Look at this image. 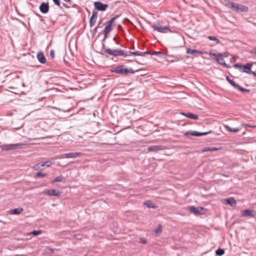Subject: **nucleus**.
<instances>
[{
    "mask_svg": "<svg viewBox=\"0 0 256 256\" xmlns=\"http://www.w3.org/2000/svg\"><path fill=\"white\" fill-rule=\"evenodd\" d=\"M37 58L41 64H44L46 62V57L42 52H38L37 54Z\"/></svg>",
    "mask_w": 256,
    "mask_h": 256,
    "instance_id": "obj_18",
    "label": "nucleus"
},
{
    "mask_svg": "<svg viewBox=\"0 0 256 256\" xmlns=\"http://www.w3.org/2000/svg\"><path fill=\"white\" fill-rule=\"evenodd\" d=\"M243 125H244L245 126H248V127H251V128L256 127L255 126H252L251 124H243Z\"/></svg>",
    "mask_w": 256,
    "mask_h": 256,
    "instance_id": "obj_48",
    "label": "nucleus"
},
{
    "mask_svg": "<svg viewBox=\"0 0 256 256\" xmlns=\"http://www.w3.org/2000/svg\"><path fill=\"white\" fill-rule=\"evenodd\" d=\"M188 210L196 216H198L204 214V208L202 207H194L190 206L188 208Z\"/></svg>",
    "mask_w": 256,
    "mask_h": 256,
    "instance_id": "obj_6",
    "label": "nucleus"
},
{
    "mask_svg": "<svg viewBox=\"0 0 256 256\" xmlns=\"http://www.w3.org/2000/svg\"><path fill=\"white\" fill-rule=\"evenodd\" d=\"M226 2V6L231 9L232 8V4H234V2H231L228 0H225Z\"/></svg>",
    "mask_w": 256,
    "mask_h": 256,
    "instance_id": "obj_32",
    "label": "nucleus"
},
{
    "mask_svg": "<svg viewBox=\"0 0 256 256\" xmlns=\"http://www.w3.org/2000/svg\"><path fill=\"white\" fill-rule=\"evenodd\" d=\"M118 17L119 15L115 16L114 17L112 18L110 20L107 22L106 24V27L104 30L110 32L112 30L113 26H115V24H114V21Z\"/></svg>",
    "mask_w": 256,
    "mask_h": 256,
    "instance_id": "obj_5",
    "label": "nucleus"
},
{
    "mask_svg": "<svg viewBox=\"0 0 256 256\" xmlns=\"http://www.w3.org/2000/svg\"><path fill=\"white\" fill-rule=\"evenodd\" d=\"M102 48L104 50V54H106L105 57L108 58V55L113 56H126L128 55V52L120 49H111L108 48H106L104 43L102 44Z\"/></svg>",
    "mask_w": 256,
    "mask_h": 256,
    "instance_id": "obj_1",
    "label": "nucleus"
},
{
    "mask_svg": "<svg viewBox=\"0 0 256 256\" xmlns=\"http://www.w3.org/2000/svg\"><path fill=\"white\" fill-rule=\"evenodd\" d=\"M220 54L222 56V57L224 58L228 57V54H229V53L227 52H225L220 53V54Z\"/></svg>",
    "mask_w": 256,
    "mask_h": 256,
    "instance_id": "obj_40",
    "label": "nucleus"
},
{
    "mask_svg": "<svg viewBox=\"0 0 256 256\" xmlns=\"http://www.w3.org/2000/svg\"><path fill=\"white\" fill-rule=\"evenodd\" d=\"M20 146V144H4L2 146V150H10L18 148Z\"/></svg>",
    "mask_w": 256,
    "mask_h": 256,
    "instance_id": "obj_13",
    "label": "nucleus"
},
{
    "mask_svg": "<svg viewBox=\"0 0 256 256\" xmlns=\"http://www.w3.org/2000/svg\"><path fill=\"white\" fill-rule=\"evenodd\" d=\"M152 28L154 30L160 33H168L171 32V30L168 26H162L160 24L154 23L152 25Z\"/></svg>",
    "mask_w": 256,
    "mask_h": 256,
    "instance_id": "obj_3",
    "label": "nucleus"
},
{
    "mask_svg": "<svg viewBox=\"0 0 256 256\" xmlns=\"http://www.w3.org/2000/svg\"><path fill=\"white\" fill-rule=\"evenodd\" d=\"M23 210V208H16L10 210L9 214H10L18 215L20 214Z\"/></svg>",
    "mask_w": 256,
    "mask_h": 256,
    "instance_id": "obj_20",
    "label": "nucleus"
},
{
    "mask_svg": "<svg viewBox=\"0 0 256 256\" xmlns=\"http://www.w3.org/2000/svg\"><path fill=\"white\" fill-rule=\"evenodd\" d=\"M40 10L42 14L47 13L49 10V5L48 3L42 2L40 6Z\"/></svg>",
    "mask_w": 256,
    "mask_h": 256,
    "instance_id": "obj_16",
    "label": "nucleus"
},
{
    "mask_svg": "<svg viewBox=\"0 0 256 256\" xmlns=\"http://www.w3.org/2000/svg\"><path fill=\"white\" fill-rule=\"evenodd\" d=\"M52 162H50V161H46V162H42L41 163V166H46L48 167L50 166V165H52Z\"/></svg>",
    "mask_w": 256,
    "mask_h": 256,
    "instance_id": "obj_34",
    "label": "nucleus"
},
{
    "mask_svg": "<svg viewBox=\"0 0 256 256\" xmlns=\"http://www.w3.org/2000/svg\"><path fill=\"white\" fill-rule=\"evenodd\" d=\"M143 204L144 205L146 206L148 208H157V206H156L154 204L150 202L149 201L144 202Z\"/></svg>",
    "mask_w": 256,
    "mask_h": 256,
    "instance_id": "obj_24",
    "label": "nucleus"
},
{
    "mask_svg": "<svg viewBox=\"0 0 256 256\" xmlns=\"http://www.w3.org/2000/svg\"><path fill=\"white\" fill-rule=\"evenodd\" d=\"M164 150V146H152L148 148V151L150 152H158Z\"/></svg>",
    "mask_w": 256,
    "mask_h": 256,
    "instance_id": "obj_15",
    "label": "nucleus"
},
{
    "mask_svg": "<svg viewBox=\"0 0 256 256\" xmlns=\"http://www.w3.org/2000/svg\"><path fill=\"white\" fill-rule=\"evenodd\" d=\"M253 64L254 63H247L246 64L243 66L242 68L244 70L242 72L248 74H252L254 76H256V72L251 70V68Z\"/></svg>",
    "mask_w": 256,
    "mask_h": 256,
    "instance_id": "obj_11",
    "label": "nucleus"
},
{
    "mask_svg": "<svg viewBox=\"0 0 256 256\" xmlns=\"http://www.w3.org/2000/svg\"><path fill=\"white\" fill-rule=\"evenodd\" d=\"M97 29H98V27H96L94 30H93V33L94 34H95L97 32Z\"/></svg>",
    "mask_w": 256,
    "mask_h": 256,
    "instance_id": "obj_50",
    "label": "nucleus"
},
{
    "mask_svg": "<svg viewBox=\"0 0 256 256\" xmlns=\"http://www.w3.org/2000/svg\"><path fill=\"white\" fill-rule=\"evenodd\" d=\"M46 174L38 172L36 174V178L44 177L46 176Z\"/></svg>",
    "mask_w": 256,
    "mask_h": 256,
    "instance_id": "obj_35",
    "label": "nucleus"
},
{
    "mask_svg": "<svg viewBox=\"0 0 256 256\" xmlns=\"http://www.w3.org/2000/svg\"><path fill=\"white\" fill-rule=\"evenodd\" d=\"M210 54L215 57L216 60L220 64L227 68H230V66H228L224 62V58L222 57V56L220 54H217L216 53L212 54V52L210 53Z\"/></svg>",
    "mask_w": 256,
    "mask_h": 256,
    "instance_id": "obj_8",
    "label": "nucleus"
},
{
    "mask_svg": "<svg viewBox=\"0 0 256 256\" xmlns=\"http://www.w3.org/2000/svg\"><path fill=\"white\" fill-rule=\"evenodd\" d=\"M52 1L54 2V3L55 4H56V6H60V0H52Z\"/></svg>",
    "mask_w": 256,
    "mask_h": 256,
    "instance_id": "obj_46",
    "label": "nucleus"
},
{
    "mask_svg": "<svg viewBox=\"0 0 256 256\" xmlns=\"http://www.w3.org/2000/svg\"><path fill=\"white\" fill-rule=\"evenodd\" d=\"M226 204L232 206H234L236 204V201L234 198H230L225 200Z\"/></svg>",
    "mask_w": 256,
    "mask_h": 256,
    "instance_id": "obj_21",
    "label": "nucleus"
},
{
    "mask_svg": "<svg viewBox=\"0 0 256 256\" xmlns=\"http://www.w3.org/2000/svg\"><path fill=\"white\" fill-rule=\"evenodd\" d=\"M63 6H64V7H66V8H68V6H67L66 4H63Z\"/></svg>",
    "mask_w": 256,
    "mask_h": 256,
    "instance_id": "obj_52",
    "label": "nucleus"
},
{
    "mask_svg": "<svg viewBox=\"0 0 256 256\" xmlns=\"http://www.w3.org/2000/svg\"><path fill=\"white\" fill-rule=\"evenodd\" d=\"M50 56L52 58H54L55 57L54 55V50H52L50 51Z\"/></svg>",
    "mask_w": 256,
    "mask_h": 256,
    "instance_id": "obj_44",
    "label": "nucleus"
},
{
    "mask_svg": "<svg viewBox=\"0 0 256 256\" xmlns=\"http://www.w3.org/2000/svg\"><path fill=\"white\" fill-rule=\"evenodd\" d=\"M100 22H99V24H98V26H96V27H98V28H99V27H100Z\"/></svg>",
    "mask_w": 256,
    "mask_h": 256,
    "instance_id": "obj_53",
    "label": "nucleus"
},
{
    "mask_svg": "<svg viewBox=\"0 0 256 256\" xmlns=\"http://www.w3.org/2000/svg\"><path fill=\"white\" fill-rule=\"evenodd\" d=\"M162 54V52H156L153 51L151 52L150 55H156V56H160Z\"/></svg>",
    "mask_w": 256,
    "mask_h": 256,
    "instance_id": "obj_39",
    "label": "nucleus"
},
{
    "mask_svg": "<svg viewBox=\"0 0 256 256\" xmlns=\"http://www.w3.org/2000/svg\"><path fill=\"white\" fill-rule=\"evenodd\" d=\"M226 128L228 131L230 132H237L239 131L238 128H233L228 126H226Z\"/></svg>",
    "mask_w": 256,
    "mask_h": 256,
    "instance_id": "obj_29",
    "label": "nucleus"
},
{
    "mask_svg": "<svg viewBox=\"0 0 256 256\" xmlns=\"http://www.w3.org/2000/svg\"><path fill=\"white\" fill-rule=\"evenodd\" d=\"M64 2H68L70 4L71 3V0H64Z\"/></svg>",
    "mask_w": 256,
    "mask_h": 256,
    "instance_id": "obj_51",
    "label": "nucleus"
},
{
    "mask_svg": "<svg viewBox=\"0 0 256 256\" xmlns=\"http://www.w3.org/2000/svg\"><path fill=\"white\" fill-rule=\"evenodd\" d=\"M146 238H140V242L141 243V244H145L146 243Z\"/></svg>",
    "mask_w": 256,
    "mask_h": 256,
    "instance_id": "obj_43",
    "label": "nucleus"
},
{
    "mask_svg": "<svg viewBox=\"0 0 256 256\" xmlns=\"http://www.w3.org/2000/svg\"><path fill=\"white\" fill-rule=\"evenodd\" d=\"M64 178L62 176H58L56 177L52 181V182H62Z\"/></svg>",
    "mask_w": 256,
    "mask_h": 256,
    "instance_id": "obj_33",
    "label": "nucleus"
},
{
    "mask_svg": "<svg viewBox=\"0 0 256 256\" xmlns=\"http://www.w3.org/2000/svg\"><path fill=\"white\" fill-rule=\"evenodd\" d=\"M208 38L211 40H214L216 42V44H219L220 42V40L214 36H208Z\"/></svg>",
    "mask_w": 256,
    "mask_h": 256,
    "instance_id": "obj_31",
    "label": "nucleus"
},
{
    "mask_svg": "<svg viewBox=\"0 0 256 256\" xmlns=\"http://www.w3.org/2000/svg\"><path fill=\"white\" fill-rule=\"evenodd\" d=\"M82 155V153L80 152H70V153H66L64 154H62L60 156H58V157L59 158H74L77 157H78Z\"/></svg>",
    "mask_w": 256,
    "mask_h": 256,
    "instance_id": "obj_7",
    "label": "nucleus"
},
{
    "mask_svg": "<svg viewBox=\"0 0 256 256\" xmlns=\"http://www.w3.org/2000/svg\"><path fill=\"white\" fill-rule=\"evenodd\" d=\"M211 132V131L206 132H198L196 131L192 132V131H188L186 132L184 135L186 136H202L206 135L208 134H210Z\"/></svg>",
    "mask_w": 256,
    "mask_h": 256,
    "instance_id": "obj_10",
    "label": "nucleus"
},
{
    "mask_svg": "<svg viewBox=\"0 0 256 256\" xmlns=\"http://www.w3.org/2000/svg\"><path fill=\"white\" fill-rule=\"evenodd\" d=\"M181 114L187 118L194 119V120H198V116L197 114H194L191 112H182Z\"/></svg>",
    "mask_w": 256,
    "mask_h": 256,
    "instance_id": "obj_19",
    "label": "nucleus"
},
{
    "mask_svg": "<svg viewBox=\"0 0 256 256\" xmlns=\"http://www.w3.org/2000/svg\"><path fill=\"white\" fill-rule=\"evenodd\" d=\"M94 6L96 10L98 11H104L108 8L107 4H104L100 2H94Z\"/></svg>",
    "mask_w": 256,
    "mask_h": 256,
    "instance_id": "obj_9",
    "label": "nucleus"
},
{
    "mask_svg": "<svg viewBox=\"0 0 256 256\" xmlns=\"http://www.w3.org/2000/svg\"><path fill=\"white\" fill-rule=\"evenodd\" d=\"M250 54L256 55V47L254 48L250 52Z\"/></svg>",
    "mask_w": 256,
    "mask_h": 256,
    "instance_id": "obj_47",
    "label": "nucleus"
},
{
    "mask_svg": "<svg viewBox=\"0 0 256 256\" xmlns=\"http://www.w3.org/2000/svg\"><path fill=\"white\" fill-rule=\"evenodd\" d=\"M44 193L50 196H59L62 192L56 190L50 189L44 190Z\"/></svg>",
    "mask_w": 256,
    "mask_h": 256,
    "instance_id": "obj_12",
    "label": "nucleus"
},
{
    "mask_svg": "<svg viewBox=\"0 0 256 256\" xmlns=\"http://www.w3.org/2000/svg\"><path fill=\"white\" fill-rule=\"evenodd\" d=\"M226 80L229 82V83L232 85L234 88H236V86H238V84H236L233 80H231L228 76L226 77Z\"/></svg>",
    "mask_w": 256,
    "mask_h": 256,
    "instance_id": "obj_26",
    "label": "nucleus"
},
{
    "mask_svg": "<svg viewBox=\"0 0 256 256\" xmlns=\"http://www.w3.org/2000/svg\"><path fill=\"white\" fill-rule=\"evenodd\" d=\"M232 10L236 12H247L248 10V8L246 6L234 2V4H232Z\"/></svg>",
    "mask_w": 256,
    "mask_h": 256,
    "instance_id": "obj_4",
    "label": "nucleus"
},
{
    "mask_svg": "<svg viewBox=\"0 0 256 256\" xmlns=\"http://www.w3.org/2000/svg\"><path fill=\"white\" fill-rule=\"evenodd\" d=\"M98 13L96 10L92 11V16L90 20V27H92L94 25L98 18Z\"/></svg>",
    "mask_w": 256,
    "mask_h": 256,
    "instance_id": "obj_14",
    "label": "nucleus"
},
{
    "mask_svg": "<svg viewBox=\"0 0 256 256\" xmlns=\"http://www.w3.org/2000/svg\"><path fill=\"white\" fill-rule=\"evenodd\" d=\"M54 251V249L50 248H46V252L49 254H52Z\"/></svg>",
    "mask_w": 256,
    "mask_h": 256,
    "instance_id": "obj_36",
    "label": "nucleus"
},
{
    "mask_svg": "<svg viewBox=\"0 0 256 256\" xmlns=\"http://www.w3.org/2000/svg\"><path fill=\"white\" fill-rule=\"evenodd\" d=\"M118 30H122V26L120 24L118 25Z\"/></svg>",
    "mask_w": 256,
    "mask_h": 256,
    "instance_id": "obj_49",
    "label": "nucleus"
},
{
    "mask_svg": "<svg viewBox=\"0 0 256 256\" xmlns=\"http://www.w3.org/2000/svg\"><path fill=\"white\" fill-rule=\"evenodd\" d=\"M112 72L122 74H134V71L132 68H127L124 65H120L116 67Z\"/></svg>",
    "mask_w": 256,
    "mask_h": 256,
    "instance_id": "obj_2",
    "label": "nucleus"
},
{
    "mask_svg": "<svg viewBox=\"0 0 256 256\" xmlns=\"http://www.w3.org/2000/svg\"><path fill=\"white\" fill-rule=\"evenodd\" d=\"M119 40H120V38L117 35L115 36L113 38V40L116 42V44H120Z\"/></svg>",
    "mask_w": 256,
    "mask_h": 256,
    "instance_id": "obj_41",
    "label": "nucleus"
},
{
    "mask_svg": "<svg viewBox=\"0 0 256 256\" xmlns=\"http://www.w3.org/2000/svg\"><path fill=\"white\" fill-rule=\"evenodd\" d=\"M42 167V166H41V163H40V164H36L34 166V168L35 170H38V169H40Z\"/></svg>",
    "mask_w": 256,
    "mask_h": 256,
    "instance_id": "obj_38",
    "label": "nucleus"
},
{
    "mask_svg": "<svg viewBox=\"0 0 256 256\" xmlns=\"http://www.w3.org/2000/svg\"><path fill=\"white\" fill-rule=\"evenodd\" d=\"M186 53L188 54H194V55H196V54H202V52H201V51H199L196 50H192L190 48L186 49Z\"/></svg>",
    "mask_w": 256,
    "mask_h": 256,
    "instance_id": "obj_22",
    "label": "nucleus"
},
{
    "mask_svg": "<svg viewBox=\"0 0 256 256\" xmlns=\"http://www.w3.org/2000/svg\"><path fill=\"white\" fill-rule=\"evenodd\" d=\"M218 148L213 147V148H205L204 149L202 150V152H213V151H216L218 150Z\"/></svg>",
    "mask_w": 256,
    "mask_h": 256,
    "instance_id": "obj_25",
    "label": "nucleus"
},
{
    "mask_svg": "<svg viewBox=\"0 0 256 256\" xmlns=\"http://www.w3.org/2000/svg\"><path fill=\"white\" fill-rule=\"evenodd\" d=\"M129 53L132 55H135V56H144L146 54H150L151 52L149 51H146L144 52H140L138 51H136V52H131L130 51Z\"/></svg>",
    "mask_w": 256,
    "mask_h": 256,
    "instance_id": "obj_17",
    "label": "nucleus"
},
{
    "mask_svg": "<svg viewBox=\"0 0 256 256\" xmlns=\"http://www.w3.org/2000/svg\"><path fill=\"white\" fill-rule=\"evenodd\" d=\"M252 212H253V210H249V209L245 210L242 212V216H252Z\"/></svg>",
    "mask_w": 256,
    "mask_h": 256,
    "instance_id": "obj_23",
    "label": "nucleus"
},
{
    "mask_svg": "<svg viewBox=\"0 0 256 256\" xmlns=\"http://www.w3.org/2000/svg\"><path fill=\"white\" fill-rule=\"evenodd\" d=\"M224 254V249L218 248L216 251V254L218 256H222Z\"/></svg>",
    "mask_w": 256,
    "mask_h": 256,
    "instance_id": "obj_28",
    "label": "nucleus"
},
{
    "mask_svg": "<svg viewBox=\"0 0 256 256\" xmlns=\"http://www.w3.org/2000/svg\"><path fill=\"white\" fill-rule=\"evenodd\" d=\"M255 64H256V62H255Z\"/></svg>",
    "mask_w": 256,
    "mask_h": 256,
    "instance_id": "obj_54",
    "label": "nucleus"
},
{
    "mask_svg": "<svg viewBox=\"0 0 256 256\" xmlns=\"http://www.w3.org/2000/svg\"><path fill=\"white\" fill-rule=\"evenodd\" d=\"M103 33H104V39L102 40V42H104L106 40V38H108V34L110 33V32L104 30L103 31ZM103 43H104V42H102V44Z\"/></svg>",
    "mask_w": 256,
    "mask_h": 256,
    "instance_id": "obj_37",
    "label": "nucleus"
},
{
    "mask_svg": "<svg viewBox=\"0 0 256 256\" xmlns=\"http://www.w3.org/2000/svg\"><path fill=\"white\" fill-rule=\"evenodd\" d=\"M234 66L236 68H238L240 69H241L242 68V66L240 64L236 63V64Z\"/></svg>",
    "mask_w": 256,
    "mask_h": 256,
    "instance_id": "obj_45",
    "label": "nucleus"
},
{
    "mask_svg": "<svg viewBox=\"0 0 256 256\" xmlns=\"http://www.w3.org/2000/svg\"><path fill=\"white\" fill-rule=\"evenodd\" d=\"M162 226L158 224V226L154 230V232L156 234H160L162 232Z\"/></svg>",
    "mask_w": 256,
    "mask_h": 256,
    "instance_id": "obj_27",
    "label": "nucleus"
},
{
    "mask_svg": "<svg viewBox=\"0 0 256 256\" xmlns=\"http://www.w3.org/2000/svg\"><path fill=\"white\" fill-rule=\"evenodd\" d=\"M236 88L238 89V90H240V91H241L242 92H249L250 91V90L243 88L241 87L238 84V86H236Z\"/></svg>",
    "mask_w": 256,
    "mask_h": 256,
    "instance_id": "obj_30",
    "label": "nucleus"
},
{
    "mask_svg": "<svg viewBox=\"0 0 256 256\" xmlns=\"http://www.w3.org/2000/svg\"><path fill=\"white\" fill-rule=\"evenodd\" d=\"M40 233H41L40 230H34L31 232V234L34 236H38V234H40Z\"/></svg>",
    "mask_w": 256,
    "mask_h": 256,
    "instance_id": "obj_42",
    "label": "nucleus"
}]
</instances>
